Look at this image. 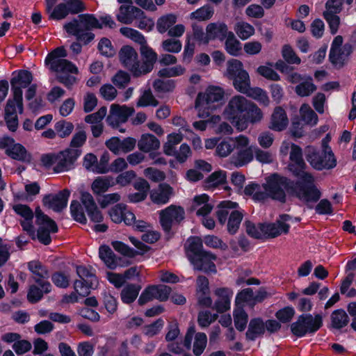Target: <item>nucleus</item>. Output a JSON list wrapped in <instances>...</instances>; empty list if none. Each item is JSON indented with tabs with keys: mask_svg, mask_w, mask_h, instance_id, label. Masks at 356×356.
<instances>
[{
	"mask_svg": "<svg viewBox=\"0 0 356 356\" xmlns=\"http://www.w3.org/2000/svg\"><path fill=\"white\" fill-rule=\"evenodd\" d=\"M244 118L246 121L247 129L250 123L254 124L260 122L263 118V113L254 103L251 102L245 112Z\"/></svg>",
	"mask_w": 356,
	"mask_h": 356,
	"instance_id": "obj_44",
	"label": "nucleus"
},
{
	"mask_svg": "<svg viewBox=\"0 0 356 356\" xmlns=\"http://www.w3.org/2000/svg\"><path fill=\"white\" fill-rule=\"evenodd\" d=\"M140 53L145 60L140 63L143 74L152 71L154 64L157 60V54L148 46L147 41L140 45Z\"/></svg>",
	"mask_w": 356,
	"mask_h": 356,
	"instance_id": "obj_30",
	"label": "nucleus"
},
{
	"mask_svg": "<svg viewBox=\"0 0 356 356\" xmlns=\"http://www.w3.org/2000/svg\"><path fill=\"white\" fill-rule=\"evenodd\" d=\"M140 286L136 284L126 286L121 292V298L123 302L129 304L134 302L137 298Z\"/></svg>",
	"mask_w": 356,
	"mask_h": 356,
	"instance_id": "obj_53",
	"label": "nucleus"
},
{
	"mask_svg": "<svg viewBox=\"0 0 356 356\" xmlns=\"http://www.w3.org/2000/svg\"><path fill=\"white\" fill-rule=\"evenodd\" d=\"M195 332V328L191 327L188 328L187 333L185 336L184 344L178 343L177 342H170L168 345V348L170 351L175 354H181L184 351V348L189 350L191 346V341L193 335Z\"/></svg>",
	"mask_w": 356,
	"mask_h": 356,
	"instance_id": "obj_36",
	"label": "nucleus"
},
{
	"mask_svg": "<svg viewBox=\"0 0 356 356\" xmlns=\"http://www.w3.org/2000/svg\"><path fill=\"white\" fill-rule=\"evenodd\" d=\"M160 141L152 134H143L138 142V149L145 153L157 150L160 147Z\"/></svg>",
	"mask_w": 356,
	"mask_h": 356,
	"instance_id": "obj_33",
	"label": "nucleus"
},
{
	"mask_svg": "<svg viewBox=\"0 0 356 356\" xmlns=\"http://www.w3.org/2000/svg\"><path fill=\"white\" fill-rule=\"evenodd\" d=\"M213 9L209 6H204L190 14L191 19L205 21L211 19L213 15Z\"/></svg>",
	"mask_w": 356,
	"mask_h": 356,
	"instance_id": "obj_56",
	"label": "nucleus"
},
{
	"mask_svg": "<svg viewBox=\"0 0 356 356\" xmlns=\"http://www.w3.org/2000/svg\"><path fill=\"white\" fill-rule=\"evenodd\" d=\"M225 96L224 90L220 86H209L206 90L200 92L195 101V108L200 118H207L210 111L216 108V104L222 101Z\"/></svg>",
	"mask_w": 356,
	"mask_h": 356,
	"instance_id": "obj_5",
	"label": "nucleus"
},
{
	"mask_svg": "<svg viewBox=\"0 0 356 356\" xmlns=\"http://www.w3.org/2000/svg\"><path fill=\"white\" fill-rule=\"evenodd\" d=\"M36 224L38 226L37 237L40 242L44 245L51 243V233H56L58 231V227L56 222L49 218L47 215L38 208L35 210Z\"/></svg>",
	"mask_w": 356,
	"mask_h": 356,
	"instance_id": "obj_11",
	"label": "nucleus"
},
{
	"mask_svg": "<svg viewBox=\"0 0 356 356\" xmlns=\"http://www.w3.org/2000/svg\"><path fill=\"white\" fill-rule=\"evenodd\" d=\"M17 111L19 113L23 112V102L19 104L18 102L8 99L5 108V120L11 131H16L18 127Z\"/></svg>",
	"mask_w": 356,
	"mask_h": 356,
	"instance_id": "obj_21",
	"label": "nucleus"
},
{
	"mask_svg": "<svg viewBox=\"0 0 356 356\" xmlns=\"http://www.w3.org/2000/svg\"><path fill=\"white\" fill-rule=\"evenodd\" d=\"M112 185L109 177H97L92 183L91 189L95 194L100 195L107 191Z\"/></svg>",
	"mask_w": 356,
	"mask_h": 356,
	"instance_id": "obj_52",
	"label": "nucleus"
},
{
	"mask_svg": "<svg viewBox=\"0 0 356 356\" xmlns=\"http://www.w3.org/2000/svg\"><path fill=\"white\" fill-rule=\"evenodd\" d=\"M291 220L292 218L290 216L283 214L280 216L275 222L264 223V238H275L281 234H287Z\"/></svg>",
	"mask_w": 356,
	"mask_h": 356,
	"instance_id": "obj_15",
	"label": "nucleus"
},
{
	"mask_svg": "<svg viewBox=\"0 0 356 356\" xmlns=\"http://www.w3.org/2000/svg\"><path fill=\"white\" fill-rule=\"evenodd\" d=\"M213 293L216 297L213 308L219 313L229 310L234 294L232 289L228 287H219L214 290Z\"/></svg>",
	"mask_w": 356,
	"mask_h": 356,
	"instance_id": "obj_22",
	"label": "nucleus"
},
{
	"mask_svg": "<svg viewBox=\"0 0 356 356\" xmlns=\"http://www.w3.org/2000/svg\"><path fill=\"white\" fill-rule=\"evenodd\" d=\"M216 259V257L214 254L206 251L199 254L196 257L190 258L195 270L214 273L216 272L214 264Z\"/></svg>",
	"mask_w": 356,
	"mask_h": 356,
	"instance_id": "obj_19",
	"label": "nucleus"
},
{
	"mask_svg": "<svg viewBox=\"0 0 356 356\" xmlns=\"http://www.w3.org/2000/svg\"><path fill=\"white\" fill-rule=\"evenodd\" d=\"M164 326V321L161 318L157 319L154 323L147 325L143 327V333L148 337H152L158 334Z\"/></svg>",
	"mask_w": 356,
	"mask_h": 356,
	"instance_id": "obj_63",
	"label": "nucleus"
},
{
	"mask_svg": "<svg viewBox=\"0 0 356 356\" xmlns=\"http://www.w3.org/2000/svg\"><path fill=\"white\" fill-rule=\"evenodd\" d=\"M332 325L339 329L346 326L348 323V316L343 310H336L331 315Z\"/></svg>",
	"mask_w": 356,
	"mask_h": 356,
	"instance_id": "obj_59",
	"label": "nucleus"
},
{
	"mask_svg": "<svg viewBox=\"0 0 356 356\" xmlns=\"http://www.w3.org/2000/svg\"><path fill=\"white\" fill-rule=\"evenodd\" d=\"M316 90V86L313 83L312 79L307 76L296 86L295 91L300 97H308Z\"/></svg>",
	"mask_w": 356,
	"mask_h": 356,
	"instance_id": "obj_47",
	"label": "nucleus"
},
{
	"mask_svg": "<svg viewBox=\"0 0 356 356\" xmlns=\"http://www.w3.org/2000/svg\"><path fill=\"white\" fill-rule=\"evenodd\" d=\"M329 140L328 137L322 140L321 151H317L312 146H308L305 149L307 159L315 169H330L336 165V159L334 154L328 146Z\"/></svg>",
	"mask_w": 356,
	"mask_h": 356,
	"instance_id": "obj_6",
	"label": "nucleus"
},
{
	"mask_svg": "<svg viewBox=\"0 0 356 356\" xmlns=\"http://www.w3.org/2000/svg\"><path fill=\"white\" fill-rule=\"evenodd\" d=\"M81 150L67 148L58 153H48L42 154L40 162L47 169H52L56 173L63 172L73 168L76 160L80 156Z\"/></svg>",
	"mask_w": 356,
	"mask_h": 356,
	"instance_id": "obj_3",
	"label": "nucleus"
},
{
	"mask_svg": "<svg viewBox=\"0 0 356 356\" xmlns=\"http://www.w3.org/2000/svg\"><path fill=\"white\" fill-rule=\"evenodd\" d=\"M120 32L123 36L133 40L140 45L145 43L146 40L144 35L136 29L129 27H122L120 29Z\"/></svg>",
	"mask_w": 356,
	"mask_h": 356,
	"instance_id": "obj_57",
	"label": "nucleus"
},
{
	"mask_svg": "<svg viewBox=\"0 0 356 356\" xmlns=\"http://www.w3.org/2000/svg\"><path fill=\"white\" fill-rule=\"evenodd\" d=\"M32 81L31 72L26 70L15 72L10 81L13 90V97L10 99L18 102H22V88H26Z\"/></svg>",
	"mask_w": 356,
	"mask_h": 356,
	"instance_id": "obj_16",
	"label": "nucleus"
},
{
	"mask_svg": "<svg viewBox=\"0 0 356 356\" xmlns=\"http://www.w3.org/2000/svg\"><path fill=\"white\" fill-rule=\"evenodd\" d=\"M243 94L246 95L249 97H251L261 104H263L265 106H268L269 104L270 100L269 97L265 90L259 87L251 88L250 86L249 88L246 90Z\"/></svg>",
	"mask_w": 356,
	"mask_h": 356,
	"instance_id": "obj_50",
	"label": "nucleus"
},
{
	"mask_svg": "<svg viewBox=\"0 0 356 356\" xmlns=\"http://www.w3.org/2000/svg\"><path fill=\"white\" fill-rule=\"evenodd\" d=\"M13 209L15 212L20 216L21 218L19 221L23 229L30 234H33V212L31 208L25 204H17L13 205Z\"/></svg>",
	"mask_w": 356,
	"mask_h": 356,
	"instance_id": "obj_25",
	"label": "nucleus"
},
{
	"mask_svg": "<svg viewBox=\"0 0 356 356\" xmlns=\"http://www.w3.org/2000/svg\"><path fill=\"white\" fill-rule=\"evenodd\" d=\"M235 326L239 331L245 330L248 323V314L241 307H237L234 311Z\"/></svg>",
	"mask_w": 356,
	"mask_h": 356,
	"instance_id": "obj_60",
	"label": "nucleus"
},
{
	"mask_svg": "<svg viewBox=\"0 0 356 356\" xmlns=\"http://www.w3.org/2000/svg\"><path fill=\"white\" fill-rule=\"evenodd\" d=\"M226 38L225 43L226 51L233 56L240 55L242 51V46L240 41L235 37L232 32H229Z\"/></svg>",
	"mask_w": 356,
	"mask_h": 356,
	"instance_id": "obj_39",
	"label": "nucleus"
},
{
	"mask_svg": "<svg viewBox=\"0 0 356 356\" xmlns=\"http://www.w3.org/2000/svg\"><path fill=\"white\" fill-rule=\"evenodd\" d=\"M28 268L33 275L36 282H43L42 280L49 277L47 268L38 261H31L28 263Z\"/></svg>",
	"mask_w": 356,
	"mask_h": 356,
	"instance_id": "obj_41",
	"label": "nucleus"
},
{
	"mask_svg": "<svg viewBox=\"0 0 356 356\" xmlns=\"http://www.w3.org/2000/svg\"><path fill=\"white\" fill-rule=\"evenodd\" d=\"M235 303L237 307H241L245 304L253 307L256 304L253 291L248 288L238 292L236 296Z\"/></svg>",
	"mask_w": 356,
	"mask_h": 356,
	"instance_id": "obj_42",
	"label": "nucleus"
},
{
	"mask_svg": "<svg viewBox=\"0 0 356 356\" xmlns=\"http://www.w3.org/2000/svg\"><path fill=\"white\" fill-rule=\"evenodd\" d=\"M247 234L255 238H264V224L255 225L250 221H245L244 223Z\"/></svg>",
	"mask_w": 356,
	"mask_h": 356,
	"instance_id": "obj_61",
	"label": "nucleus"
},
{
	"mask_svg": "<svg viewBox=\"0 0 356 356\" xmlns=\"http://www.w3.org/2000/svg\"><path fill=\"white\" fill-rule=\"evenodd\" d=\"M185 248L188 254L189 252L193 254V256L188 254L189 259L191 257H196L199 254L204 252L202 250V241L199 237L189 238L186 241Z\"/></svg>",
	"mask_w": 356,
	"mask_h": 356,
	"instance_id": "obj_54",
	"label": "nucleus"
},
{
	"mask_svg": "<svg viewBox=\"0 0 356 356\" xmlns=\"http://www.w3.org/2000/svg\"><path fill=\"white\" fill-rule=\"evenodd\" d=\"M108 215L111 220L118 224L124 222L126 225H130L134 220V214L128 210L124 204H117L111 208Z\"/></svg>",
	"mask_w": 356,
	"mask_h": 356,
	"instance_id": "obj_26",
	"label": "nucleus"
},
{
	"mask_svg": "<svg viewBox=\"0 0 356 356\" xmlns=\"http://www.w3.org/2000/svg\"><path fill=\"white\" fill-rule=\"evenodd\" d=\"M227 172L223 170L215 171L211 174L205 180V188L207 189H213L219 185L226 182Z\"/></svg>",
	"mask_w": 356,
	"mask_h": 356,
	"instance_id": "obj_43",
	"label": "nucleus"
},
{
	"mask_svg": "<svg viewBox=\"0 0 356 356\" xmlns=\"http://www.w3.org/2000/svg\"><path fill=\"white\" fill-rule=\"evenodd\" d=\"M192 208L196 211L197 216H206L210 213L213 206L209 202V196L202 194L194 197Z\"/></svg>",
	"mask_w": 356,
	"mask_h": 356,
	"instance_id": "obj_32",
	"label": "nucleus"
},
{
	"mask_svg": "<svg viewBox=\"0 0 356 356\" xmlns=\"http://www.w3.org/2000/svg\"><path fill=\"white\" fill-rule=\"evenodd\" d=\"M352 52V46L349 44H344L342 48L336 50L333 54L330 52V60L334 65H341Z\"/></svg>",
	"mask_w": 356,
	"mask_h": 356,
	"instance_id": "obj_49",
	"label": "nucleus"
},
{
	"mask_svg": "<svg viewBox=\"0 0 356 356\" xmlns=\"http://www.w3.org/2000/svg\"><path fill=\"white\" fill-rule=\"evenodd\" d=\"M142 10L134 6H121L116 15L117 19L125 24H131L142 15Z\"/></svg>",
	"mask_w": 356,
	"mask_h": 356,
	"instance_id": "obj_29",
	"label": "nucleus"
},
{
	"mask_svg": "<svg viewBox=\"0 0 356 356\" xmlns=\"http://www.w3.org/2000/svg\"><path fill=\"white\" fill-rule=\"evenodd\" d=\"M306 164L302 159V149L298 145H291L290 152V163L289 168L290 171L296 176L301 182L307 185L314 186V178L311 174L305 171Z\"/></svg>",
	"mask_w": 356,
	"mask_h": 356,
	"instance_id": "obj_9",
	"label": "nucleus"
},
{
	"mask_svg": "<svg viewBox=\"0 0 356 356\" xmlns=\"http://www.w3.org/2000/svg\"><path fill=\"white\" fill-rule=\"evenodd\" d=\"M289 124V119L285 110L281 106L275 108L270 118L269 129L281 131L286 128Z\"/></svg>",
	"mask_w": 356,
	"mask_h": 356,
	"instance_id": "obj_28",
	"label": "nucleus"
},
{
	"mask_svg": "<svg viewBox=\"0 0 356 356\" xmlns=\"http://www.w3.org/2000/svg\"><path fill=\"white\" fill-rule=\"evenodd\" d=\"M186 72V68L181 65H177L171 67L161 69L158 74L161 77H175L183 75Z\"/></svg>",
	"mask_w": 356,
	"mask_h": 356,
	"instance_id": "obj_62",
	"label": "nucleus"
},
{
	"mask_svg": "<svg viewBox=\"0 0 356 356\" xmlns=\"http://www.w3.org/2000/svg\"><path fill=\"white\" fill-rule=\"evenodd\" d=\"M234 31L236 35L241 40H247L254 34L253 26L245 22H238L234 26Z\"/></svg>",
	"mask_w": 356,
	"mask_h": 356,
	"instance_id": "obj_51",
	"label": "nucleus"
},
{
	"mask_svg": "<svg viewBox=\"0 0 356 356\" xmlns=\"http://www.w3.org/2000/svg\"><path fill=\"white\" fill-rule=\"evenodd\" d=\"M70 195V192L67 189L56 194L47 195L43 198V204L55 211H60L67 207Z\"/></svg>",
	"mask_w": 356,
	"mask_h": 356,
	"instance_id": "obj_20",
	"label": "nucleus"
},
{
	"mask_svg": "<svg viewBox=\"0 0 356 356\" xmlns=\"http://www.w3.org/2000/svg\"><path fill=\"white\" fill-rule=\"evenodd\" d=\"M177 15L172 13L162 15L156 22L157 31L160 33L168 32V30L177 22Z\"/></svg>",
	"mask_w": 356,
	"mask_h": 356,
	"instance_id": "obj_45",
	"label": "nucleus"
},
{
	"mask_svg": "<svg viewBox=\"0 0 356 356\" xmlns=\"http://www.w3.org/2000/svg\"><path fill=\"white\" fill-rule=\"evenodd\" d=\"M245 71V70L243 69V64L239 60L233 58L227 61L226 76L229 79H232Z\"/></svg>",
	"mask_w": 356,
	"mask_h": 356,
	"instance_id": "obj_58",
	"label": "nucleus"
},
{
	"mask_svg": "<svg viewBox=\"0 0 356 356\" xmlns=\"http://www.w3.org/2000/svg\"><path fill=\"white\" fill-rule=\"evenodd\" d=\"M183 136L180 133H172L167 136V140L163 146V152L168 156L175 154V147L180 143Z\"/></svg>",
	"mask_w": 356,
	"mask_h": 356,
	"instance_id": "obj_40",
	"label": "nucleus"
},
{
	"mask_svg": "<svg viewBox=\"0 0 356 356\" xmlns=\"http://www.w3.org/2000/svg\"><path fill=\"white\" fill-rule=\"evenodd\" d=\"M159 214L160 224L166 232H170L172 226L179 224L185 217L184 209L175 204H171L159 211Z\"/></svg>",
	"mask_w": 356,
	"mask_h": 356,
	"instance_id": "obj_12",
	"label": "nucleus"
},
{
	"mask_svg": "<svg viewBox=\"0 0 356 356\" xmlns=\"http://www.w3.org/2000/svg\"><path fill=\"white\" fill-rule=\"evenodd\" d=\"M55 130L60 138H66L69 136L74 130V124L65 120H61L56 123Z\"/></svg>",
	"mask_w": 356,
	"mask_h": 356,
	"instance_id": "obj_64",
	"label": "nucleus"
},
{
	"mask_svg": "<svg viewBox=\"0 0 356 356\" xmlns=\"http://www.w3.org/2000/svg\"><path fill=\"white\" fill-rule=\"evenodd\" d=\"M107 148L114 154L118 155L121 153H128L134 149L136 145V140L128 137L121 140L118 137H112L105 143Z\"/></svg>",
	"mask_w": 356,
	"mask_h": 356,
	"instance_id": "obj_18",
	"label": "nucleus"
},
{
	"mask_svg": "<svg viewBox=\"0 0 356 356\" xmlns=\"http://www.w3.org/2000/svg\"><path fill=\"white\" fill-rule=\"evenodd\" d=\"M119 58L124 67L127 68L135 76L143 75L140 62L136 51L131 46H123L120 52Z\"/></svg>",
	"mask_w": 356,
	"mask_h": 356,
	"instance_id": "obj_13",
	"label": "nucleus"
},
{
	"mask_svg": "<svg viewBox=\"0 0 356 356\" xmlns=\"http://www.w3.org/2000/svg\"><path fill=\"white\" fill-rule=\"evenodd\" d=\"M81 201L90 219L95 222L103 220V215L98 209L92 195L87 191H81Z\"/></svg>",
	"mask_w": 356,
	"mask_h": 356,
	"instance_id": "obj_23",
	"label": "nucleus"
},
{
	"mask_svg": "<svg viewBox=\"0 0 356 356\" xmlns=\"http://www.w3.org/2000/svg\"><path fill=\"white\" fill-rule=\"evenodd\" d=\"M251 101L241 95H235L229 101L223 115L240 131L246 129L245 112Z\"/></svg>",
	"mask_w": 356,
	"mask_h": 356,
	"instance_id": "obj_4",
	"label": "nucleus"
},
{
	"mask_svg": "<svg viewBox=\"0 0 356 356\" xmlns=\"http://www.w3.org/2000/svg\"><path fill=\"white\" fill-rule=\"evenodd\" d=\"M0 149H5L6 153L13 159L24 162L31 161L30 154L22 145L15 143L10 137L3 136L0 139Z\"/></svg>",
	"mask_w": 356,
	"mask_h": 356,
	"instance_id": "obj_14",
	"label": "nucleus"
},
{
	"mask_svg": "<svg viewBox=\"0 0 356 356\" xmlns=\"http://www.w3.org/2000/svg\"><path fill=\"white\" fill-rule=\"evenodd\" d=\"M235 141L236 152L231 157V163L241 168L253 161L255 147L250 145V138L244 135L235 137Z\"/></svg>",
	"mask_w": 356,
	"mask_h": 356,
	"instance_id": "obj_7",
	"label": "nucleus"
},
{
	"mask_svg": "<svg viewBox=\"0 0 356 356\" xmlns=\"http://www.w3.org/2000/svg\"><path fill=\"white\" fill-rule=\"evenodd\" d=\"M231 79L233 80L234 88L243 94L246 92V90L250 86V79L247 71L242 72L241 74L234 76Z\"/></svg>",
	"mask_w": 356,
	"mask_h": 356,
	"instance_id": "obj_48",
	"label": "nucleus"
},
{
	"mask_svg": "<svg viewBox=\"0 0 356 356\" xmlns=\"http://www.w3.org/2000/svg\"><path fill=\"white\" fill-rule=\"evenodd\" d=\"M244 193L257 202L271 198L285 202L287 194L295 195L305 202H316L321 197L319 191L314 186L307 185L300 180L294 184L288 178L278 174L266 177L262 185L250 183L245 187Z\"/></svg>",
	"mask_w": 356,
	"mask_h": 356,
	"instance_id": "obj_1",
	"label": "nucleus"
},
{
	"mask_svg": "<svg viewBox=\"0 0 356 356\" xmlns=\"http://www.w3.org/2000/svg\"><path fill=\"white\" fill-rule=\"evenodd\" d=\"M38 283L41 286V289L35 285H32L30 286L27 298L31 302H36L39 301L42 298L44 293H47L51 291V286L49 282H40Z\"/></svg>",
	"mask_w": 356,
	"mask_h": 356,
	"instance_id": "obj_35",
	"label": "nucleus"
},
{
	"mask_svg": "<svg viewBox=\"0 0 356 356\" xmlns=\"http://www.w3.org/2000/svg\"><path fill=\"white\" fill-rule=\"evenodd\" d=\"M300 115L305 124L310 126L316 125L318 120L317 115L307 104H303L300 106Z\"/></svg>",
	"mask_w": 356,
	"mask_h": 356,
	"instance_id": "obj_46",
	"label": "nucleus"
},
{
	"mask_svg": "<svg viewBox=\"0 0 356 356\" xmlns=\"http://www.w3.org/2000/svg\"><path fill=\"white\" fill-rule=\"evenodd\" d=\"M238 207L236 202L231 201H222L220 203L217 211V217L220 224L224 225L229 215L227 222V230L229 233L234 234L239 228L240 224L243 219V213L239 211H232L229 213V209H234Z\"/></svg>",
	"mask_w": 356,
	"mask_h": 356,
	"instance_id": "obj_8",
	"label": "nucleus"
},
{
	"mask_svg": "<svg viewBox=\"0 0 356 356\" xmlns=\"http://www.w3.org/2000/svg\"><path fill=\"white\" fill-rule=\"evenodd\" d=\"M132 108L125 105L112 104L110 108V113L106 118L108 124L113 128H118L120 124L127 122L128 118L134 113Z\"/></svg>",
	"mask_w": 356,
	"mask_h": 356,
	"instance_id": "obj_17",
	"label": "nucleus"
},
{
	"mask_svg": "<svg viewBox=\"0 0 356 356\" xmlns=\"http://www.w3.org/2000/svg\"><path fill=\"white\" fill-rule=\"evenodd\" d=\"M76 273L77 275L84 282H89L91 284H95L97 282L94 270L90 266H77Z\"/></svg>",
	"mask_w": 356,
	"mask_h": 356,
	"instance_id": "obj_55",
	"label": "nucleus"
},
{
	"mask_svg": "<svg viewBox=\"0 0 356 356\" xmlns=\"http://www.w3.org/2000/svg\"><path fill=\"white\" fill-rule=\"evenodd\" d=\"M99 256L105 265L111 269H115L120 265V259L115 255L108 245H101L99 247Z\"/></svg>",
	"mask_w": 356,
	"mask_h": 356,
	"instance_id": "obj_34",
	"label": "nucleus"
},
{
	"mask_svg": "<svg viewBox=\"0 0 356 356\" xmlns=\"http://www.w3.org/2000/svg\"><path fill=\"white\" fill-rule=\"evenodd\" d=\"M173 194V188L169 184L163 183L151 191L149 197L153 203L163 205L169 202Z\"/></svg>",
	"mask_w": 356,
	"mask_h": 356,
	"instance_id": "obj_27",
	"label": "nucleus"
},
{
	"mask_svg": "<svg viewBox=\"0 0 356 356\" xmlns=\"http://www.w3.org/2000/svg\"><path fill=\"white\" fill-rule=\"evenodd\" d=\"M206 31L208 33L210 40L218 39L223 40L229 34L227 26L223 22L210 23L207 26Z\"/></svg>",
	"mask_w": 356,
	"mask_h": 356,
	"instance_id": "obj_31",
	"label": "nucleus"
},
{
	"mask_svg": "<svg viewBox=\"0 0 356 356\" xmlns=\"http://www.w3.org/2000/svg\"><path fill=\"white\" fill-rule=\"evenodd\" d=\"M195 296L200 305L208 307L211 306L209 282L205 276L200 275L197 277Z\"/></svg>",
	"mask_w": 356,
	"mask_h": 356,
	"instance_id": "obj_24",
	"label": "nucleus"
},
{
	"mask_svg": "<svg viewBox=\"0 0 356 356\" xmlns=\"http://www.w3.org/2000/svg\"><path fill=\"white\" fill-rule=\"evenodd\" d=\"M66 56V50L58 47L47 56L45 62L51 70L58 74L59 81L69 87L76 82L74 74H77L79 70L74 64L65 58Z\"/></svg>",
	"mask_w": 356,
	"mask_h": 356,
	"instance_id": "obj_2",
	"label": "nucleus"
},
{
	"mask_svg": "<svg viewBox=\"0 0 356 356\" xmlns=\"http://www.w3.org/2000/svg\"><path fill=\"white\" fill-rule=\"evenodd\" d=\"M235 137H231L222 140L219 143L216 149V154L220 157H227L236 148Z\"/></svg>",
	"mask_w": 356,
	"mask_h": 356,
	"instance_id": "obj_38",
	"label": "nucleus"
},
{
	"mask_svg": "<svg viewBox=\"0 0 356 356\" xmlns=\"http://www.w3.org/2000/svg\"><path fill=\"white\" fill-rule=\"evenodd\" d=\"M265 332L264 322L259 318L252 319L249 323L246 337L248 339L254 340Z\"/></svg>",
	"mask_w": 356,
	"mask_h": 356,
	"instance_id": "obj_37",
	"label": "nucleus"
},
{
	"mask_svg": "<svg viewBox=\"0 0 356 356\" xmlns=\"http://www.w3.org/2000/svg\"><path fill=\"white\" fill-rule=\"evenodd\" d=\"M322 326V316L316 314H302L300 316L295 323L291 325V330L293 334L301 337L307 333H314Z\"/></svg>",
	"mask_w": 356,
	"mask_h": 356,
	"instance_id": "obj_10",
	"label": "nucleus"
}]
</instances>
